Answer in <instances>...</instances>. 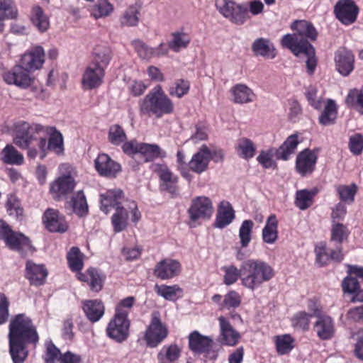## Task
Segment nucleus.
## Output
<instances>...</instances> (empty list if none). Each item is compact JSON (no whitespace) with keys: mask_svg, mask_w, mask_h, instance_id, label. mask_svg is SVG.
I'll use <instances>...</instances> for the list:
<instances>
[{"mask_svg":"<svg viewBox=\"0 0 363 363\" xmlns=\"http://www.w3.org/2000/svg\"><path fill=\"white\" fill-rule=\"evenodd\" d=\"M40 337L32 319L25 313L11 316L9 324V350L13 363H23L29 352L27 347L34 349L39 342Z\"/></svg>","mask_w":363,"mask_h":363,"instance_id":"1","label":"nucleus"},{"mask_svg":"<svg viewBox=\"0 0 363 363\" xmlns=\"http://www.w3.org/2000/svg\"><path fill=\"white\" fill-rule=\"evenodd\" d=\"M291 28L295 30L294 34H286L281 39L283 47L289 48L296 56H303L306 58V65L307 72L311 75L317 67V57L314 47L309 40L315 41L318 32L313 25L305 20H296Z\"/></svg>","mask_w":363,"mask_h":363,"instance_id":"2","label":"nucleus"},{"mask_svg":"<svg viewBox=\"0 0 363 363\" xmlns=\"http://www.w3.org/2000/svg\"><path fill=\"white\" fill-rule=\"evenodd\" d=\"M350 230L348 228L340 223H333L331 228L330 242L334 243L333 247L328 248L325 242H320L315 247V260L320 266L327 265L330 260L341 262L344 258L342 242L347 240Z\"/></svg>","mask_w":363,"mask_h":363,"instance_id":"3","label":"nucleus"},{"mask_svg":"<svg viewBox=\"0 0 363 363\" xmlns=\"http://www.w3.org/2000/svg\"><path fill=\"white\" fill-rule=\"evenodd\" d=\"M243 275L241 284L245 288L255 291L275 276L274 268L267 262L259 259H249L241 264Z\"/></svg>","mask_w":363,"mask_h":363,"instance_id":"4","label":"nucleus"},{"mask_svg":"<svg viewBox=\"0 0 363 363\" xmlns=\"http://www.w3.org/2000/svg\"><path fill=\"white\" fill-rule=\"evenodd\" d=\"M141 116H155L160 118L174 111V104L165 94L160 85L155 86L139 102Z\"/></svg>","mask_w":363,"mask_h":363,"instance_id":"5","label":"nucleus"},{"mask_svg":"<svg viewBox=\"0 0 363 363\" xmlns=\"http://www.w3.org/2000/svg\"><path fill=\"white\" fill-rule=\"evenodd\" d=\"M123 197V192L119 189H108L100 194V209L103 212L107 214L112 208H116V213L111 217V223L116 233L123 230L127 226L128 212L120 206Z\"/></svg>","mask_w":363,"mask_h":363,"instance_id":"6","label":"nucleus"},{"mask_svg":"<svg viewBox=\"0 0 363 363\" xmlns=\"http://www.w3.org/2000/svg\"><path fill=\"white\" fill-rule=\"evenodd\" d=\"M300 143L301 140H298V134H292L286 139L279 148L262 150L257 157V160L264 168H275L277 163L274 157L277 160H288L290 156L295 152Z\"/></svg>","mask_w":363,"mask_h":363,"instance_id":"7","label":"nucleus"},{"mask_svg":"<svg viewBox=\"0 0 363 363\" xmlns=\"http://www.w3.org/2000/svg\"><path fill=\"white\" fill-rule=\"evenodd\" d=\"M44 130V127L40 124H30L25 121L18 122L15 125L16 135L13 143L21 149H28V157L34 159L38 154L35 147H31L32 145L38 147V140L34 136V133H38Z\"/></svg>","mask_w":363,"mask_h":363,"instance_id":"8","label":"nucleus"},{"mask_svg":"<svg viewBox=\"0 0 363 363\" xmlns=\"http://www.w3.org/2000/svg\"><path fill=\"white\" fill-rule=\"evenodd\" d=\"M0 240H4L10 250L18 252L23 257L27 252L35 251L30 239L21 232L13 231L3 219H0Z\"/></svg>","mask_w":363,"mask_h":363,"instance_id":"9","label":"nucleus"},{"mask_svg":"<svg viewBox=\"0 0 363 363\" xmlns=\"http://www.w3.org/2000/svg\"><path fill=\"white\" fill-rule=\"evenodd\" d=\"M168 335V328L166 323L162 322L160 311H152L150 322L144 334L147 346L150 348L157 347L167 337Z\"/></svg>","mask_w":363,"mask_h":363,"instance_id":"10","label":"nucleus"},{"mask_svg":"<svg viewBox=\"0 0 363 363\" xmlns=\"http://www.w3.org/2000/svg\"><path fill=\"white\" fill-rule=\"evenodd\" d=\"M216 7L219 13L230 22L242 25L249 18L247 8L231 0H216Z\"/></svg>","mask_w":363,"mask_h":363,"instance_id":"11","label":"nucleus"},{"mask_svg":"<svg viewBox=\"0 0 363 363\" xmlns=\"http://www.w3.org/2000/svg\"><path fill=\"white\" fill-rule=\"evenodd\" d=\"M130 320L127 317L114 313L107 324L106 335L118 343L125 341L130 335Z\"/></svg>","mask_w":363,"mask_h":363,"instance_id":"12","label":"nucleus"},{"mask_svg":"<svg viewBox=\"0 0 363 363\" xmlns=\"http://www.w3.org/2000/svg\"><path fill=\"white\" fill-rule=\"evenodd\" d=\"M3 79L8 84H13L21 89L30 86L35 78L21 65L14 66L11 69L3 74Z\"/></svg>","mask_w":363,"mask_h":363,"instance_id":"13","label":"nucleus"},{"mask_svg":"<svg viewBox=\"0 0 363 363\" xmlns=\"http://www.w3.org/2000/svg\"><path fill=\"white\" fill-rule=\"evenodd\" d=\"M42 221L45 229L50 233H64L69 229L65 216L57 209H46L43 214Z\"/></svg>","mask_w":363,"mask_h":363,"instance_id":"14","label":"nucleus"},{"mask_svg":"<svg viewBox=\"0 0 363 363\" xmlns=\"http://www.w3.org/2000/svg\"><path fill=\"white\" fill-rule=\"evenodd\" d=\"M213 212L211 200L206 196H197L191 201L188 209L189 218L191 221L196 222L200 219H209Z\"/></svg>","mask_w":363,"mask_h":363,"instance_id":"15","label":"nucleus"},{"mask_svg":"<svg viewBox=\"0 0 363 363\" xmlns=\"http://www.w3.org/2000/svg\"><path fill=\"white\" fill-rule=\"evenodd\" d=\"M182 264L172 258H164L158 262L153 269L154 276L161 280L173 279L180 274Z\"/></svg>","mask_w":363,"mask_h":363,"instance_id":"16","label":"nucleus"},{"mask_svg":"<svg viewBox=\"0 0 363 363\" xmlns=\"http://www.w3.org/2000/svg\"><path fill=\"white\" fill-rule=\"evenodd\" d=\"M318 160V150L306 148L300 152L296 160V169L301 176L311 174Z\"/></svg>","mask_w":363,"mask_h":363,"instance_id":"17","label":"nucleus"},{"mask_svg":"<svg viewBox=\"0 0 363 363\" xmlns=\"http://www.w3.org/2000/svg\"><path fill=\"white\" fill-rule=\"evenodd\" d=\"M334 13L342 23L350 25L357 20L359 8L352 0H339L334 6Z\"/></svg>","mask_w":363,"mask_h":363,"instance_id":"18","label":"nucleus"},{"mask_svg":"<svg viewBox=\"0 0 363 363\" xmlns=\"http://www.w3.org/2000/svg\"><path fill=\"white\" fill-rule=\"evenodd\" d=\"M48 275V271L43 264H36L29 259L26 262L25 278L29 281L30 285L40 286L43 285Z\"/></svg>","mask_w":363,"mask_h":363,"instance_id":"19","label":"nucleus"},{"mask_svg":"<svg viewBox=\"0 0 363 363\" xmlns=\"http://www.w3.org/2000/svg\"><path fill=\"white\" fill-rule=\"evenodd\" d=\"M94 166L101 176L111 179L116 177L121 172V164L105 153H101L97 156L94 160Z\"/></svg>","mask_w":363,"mask_h":363,"instance_id":"20","label":"nucleus"},{"mask_svg":"<svg viewBox=\"0 0 363 363\" xmlns=\"http://www.w3.org/2000/svg\"><path fill=\"white\" fill-rule=\"evenodd\" d=\"M218 320L220 328V343L230 347L235 346L241 337L240 333L233 327L230 321L224 316H220Z\"/></svg>","mask_w":363,"mask_h":363,"instance_id":"21","label":"nucleus"},{"mask_svg":"<svg viewBox=\"0 0 363 363\" xmlns=\"http://www.w3.org/2000/svg\"><path fill=\"white\" fill-rule=\"evenodd\" d=\"M105 75L103 68L97 67L95 64H89L85 69L82 79V86L89 90L99 87Z\"/></svg>","mask_w":363,"mask_h":363,"instance_id":"22","label":"nucleus"},{"mask_svg":"<svg viewBox=\"0 0 363 363\" xmlns=\"http://www.w3.org/2000/svg\"><path fill=\"white\" fill-rule=\"evenodd\" d=\"M189 348L194 354H208L213 347V340L201 335L197 330L191 332L189 337Z\"/></svg>","mask_w":363,"mask_h":363,"instance_id":"23","label":"nucleus"},{"mask_svg":"<svg viewBox=\"0 0 363 363\" xmlns=\"http://www.w3.org/2000/svg\"><path fill=\"white\" fill-rule=\"evenodd\" d=\"M45 62V52L41 46H35L21 56L20 65L28 72L40 69Z\"/></svg>","mask_w":363,"mask_h":363,"instance_id":"24","label":"nucleus"},{"mask_svg":"<svg viewBox=\"0 0 363 363\" xmlns=\"http://www.w3.org/2000/svg\"><path fill=\"white\" fill-rule=\"evenodd\" d=\"M313 330L317 337L321 340L332 339L335 334L334 319L326 314L318 318L313 324Z\"/></svg>","mask_w":363,"mask_h":363,"instance_id":"25","label":"nucleus"},{"mask_svg":"<svg viewBox=\"0 0 363 363\" xmlns=\"http://www.w3.org/2000/svg\"><path fill=\"white\" fill-rule=\"evenodd\" d=\"M82 309L91 323L101 320L105 313V306L101 299H86L82 301Z\"/></svg>","mask_w":363,"mask_h":363,"instance_id":"26","label":"nucleus"},{"mask_svg":"<svg viewBox=\"0 0 363 363\" xmlns=\"http://www.w3.org/2000/svg\"><path fill=\"white\" fill-rule=\"evenodd\" d=\"M210 161V148L206 145H202L189 161V170L197 174H201L207 170Z\"/></svg>","mask_w":363,"mask_h":363,"instance_id":"27","label":"nucleus"},{"mask_svg":"<svg viewBox=\"0 0 363 363\" xmlns=\"http://www.w3.org/2000/svg\"><path fill=\"white\" fill-rule=\"evenodd\" d=\"M37 145L38 150L42 152L41 158L45 157L47 150H52L57 155L62 154L64 151L62 135L55 128L50 134L48 144L45 138H40Z\"/></svg>","mask_w":363,"mask_h":363,"instance_id":"28","label":"nucleus"},{"mask_svg":"<svg viewBox=\"0 0 363 363\" xmlns=\"http://www.w3.org/2000/svg\"><path fill=\"white\" fill-rule=\"evenodd\" d=\"M76 276L79 281L86 282L91 291L98 293L103 289L104 278L94 267H89L85 272L78 273Z\"/></svg>","mask_w":363,"mask_h":363,"instance_id":"29","label":"nucleus"},{"mask_svg":"<svg viewBox=\"0 0 363 363\" xmlns=\"http://www.w3.org/2000/svg\"><path fill=\"white\" fill-rule=\"evenodd\" d=\"M235 218V211L230 202L222 201L218 207L214 222V226L218 228H224L230 225Z\"/></svg>","mask_w":363,"mask_h":363,"instance_id":"30","label":"nucleus"},{"mask_svg":"<svg viewBox=\"0 0 363 363\" xmlns=\"http://www.w3.org/2000/svg\"><path fill=\"white\" fill-rule=\"evenodd\" d=\"M335 61L337 71L343 76L349 75L354 69V57L350 50L337 51L335 54Z\"/></svg>","mask_w":363,"mask_h":363,"instance_id":"31","label":"nucleus"},{"mask_svg":"<svg viewBox=\"0 0 363 363\" xmlns=\"http://www.w3.org/2000/svg\"><path fill=\"white\" fill-rule=\"evenodd\" d=\"M182 347L177 343L164 345L157 353L159 363H175L182 356Z\"/></svg>","mask_w":363,"mask_h":363,"instance_id":"32","label":"nucleus"},{"mask_svg":"<svg viewBox=\"0 0 363 363\" xmlns=\"http://www.w3.org/2000/svg\"><path fill=\"white\" fill-rule=\"evenodd\" d=\"M252 50L256 56L274 59L276 55V49L274 44L268 38H259L252 44Z\"/></svg>","mask_w":363,"mask_h":363,"instance_id":"33","label":"nucleus"},{"mask_svg":"<svg viewBox=\"0 0 363 363\" xmlns=\"http://www.w3.org/2000/svg\"><path fill=\"white\" fill-rule=\"evenodd\" d=\"M262 237L263 242L267 244H273L278 239V220L275 214H271L267 219Z\"/></svg>","mask_w":363,"mask_h":363,"instance_id":"34","label":"nucleus"},{"mask_svg":"<svg viewBox=\"0 0 363 363\" xmlns=\"http://www.w3.org/2000/svg\"><path fill=\"white\" fill-rule=\"evenodd\" d=\"M155 293L167 301H176L183 296L184 291L178 285L172 286L166 284H155L154 287Z\"/></svg>","mask_w":363,"mask_h":363,"instance_id":"35","label":"nucleus"},{"mask_svg":"<svg viewBox=\"0 0 363 363\" xmlns=\"http://www.w3.org/2000/svg\"><path fill=\"white\" fill-rule=\"evenodd\" d=\"M273 341L279 355L288 354L295 347V339L290 334L276 335Z\"/></svg>","mask_w":363,"mask_h":363,"instance_id":"36","label":"nucleus"},{"mask_svg":"<svg viewBox=\"0 0 363 363\" xmlns=\"http://www.w3.org/2000/svg\"><path fill=\"white\" fill-rule=\"evenodd\" d=\"M30 21L33 26L41 33L45 32L50 26L49 18L38 5L32 7Z\"/></svg>","mask_w":363,"mask_h":363,"instance_id":"37","label":"nucleus"},{"mask_svg":"<svg viewBox=\"0 0 363 363\" xmlns=\"http://www.w3.org/2000/svg\"><path fill=\"white\" fill-rule=\"evenodd\" d=\"M230 92L233 96V101L236 104H246L253 101L255 94L251 89L244 84H238L233 86Z\"/></svg>","mask_w":363,"mask_h":363,"instance_id":"38","label":"nucleus"},{"mask_svg":"<svg viewBox=\"0 0 363 363\" xmlns=\"http://www.w3.org/2000/svg\"><path fill=\"white\" fill-rule=\"evenodd\" d=\"M84 255L78 247H72L67 254V260L69 269L78 273H82L81 271L84 267Z\"/></svg>","mask_w":363,"mask_h":363,"instance_id":"39","label":"nucleus"},{"mask_svg":"<svg viewBox=\"0 0 363 363\" xmlns=\"http://www.w3.org/2000/svg\"><path fill=\"white\" fill-rule=\"evenodd\" d=\"M111 57V50L109 48L98 46L94 49L93 60L90 64H95L97 67L103 68L105 71Z\"/></svg>","mask_w":363,"mask_h":363,"instance_id":"40","label":"nucleus"},{"mask_svg":"<svg viewBox=\"0 0 363 363\" xmlns=\"http://www.w3.org/2000/svg\"><path fill=\"white\" fill-rule=\"evenodd\" d=\"M235 150L239 157L245 160H250L255 156L256 147L250 139L241 138L237 141Z\"/></svg>","mask_w":363,"mask_h":363,"instance_id":"41","label":"nucleus"},{"mask_svg":"<svg viewBox=\"0 0 363 363\" xmlns=\"http://www.w3.org/2000/svg\"><path fill=\"white\" fill-rule=\"evenodd\" d=\"M318 192L317 188H313L311 190L303 189L296 192V197L295 201L296 206L300 210H306L311 207L313 204V197Z\"/></svg>","mask_w":363,"mask_h":363,"instance_id":"42","label":"nucleus"},{"mask_svg":"<svg viewBox=\"0 0 363 363\" xmlns=\"http://www.w3.org/2000/svg\"><path fill=\"white\" fill-rule=\"evenodd\" d=\"M1 160L6 164L21 165L24 157L13 145H7L1 151Z\"/></svg>","mask_w":363,"mask_h":363,"instance_id":"43","label":"nucleus"},{"mask_svg":"<svg viewBox=\"0 0 363 363\" xmlns=\"http://www.w3.org/2000/svg\"><path fill=\"white\" fill-rule=\"evenodd\" d=\"M73 212L79 217L83 218L89 213V206L82 191H79L71 199Z\"/></svg>","mask_w":363,"mask_h":363,"instance_id":"44","label":"nucleus"},{"mask_svg":"<svg viewBox=\"0 0 363 363\" xmlns=\"http://www.w3.org/2000/svg\"><path fill=\"white\" fill-rule=\"evenodd\" d=\"M140 7L137 4L130 6L120 18L121 26H135L139 22Z\"/></svg>","mask_w":363,"mask_h":363,"instance_id":"45","label":"nucleus"},{"mask_svg":"<svg viewBox=\"0 0 363 363\" xmlns=\"http://www.w3.org/2000/svg\"><path fill=\"white\" fill-rule=\"evenodd\" d=\"M336 191L340 200L347 204L354 201V196L358 191V186L354 183L349 185L340 184L336 186Z\"/></svg>","mask_w":363,"mask_h":363,"instance_id":"46","label":"nucleus"},{"mask_svg":"<svg viewBox=\"0 0 363 363\" xmlns=\"http://www.w3.org/2000/svg\"><path fill=\"white\" fill-rule=\"evenodd\" d=\"M337 108L334 100L328 99L319 117V123L323 125H329L335 123L337 118Z\"/></svg>","mask_w":363,"mask_h":363,"instance_id":"47","label":"nucleus"},{"mask_svg":"<svg viewBox=\"0 0 363 363\" xmlns=\"http://www.w3.org/2000/svg\"><path fill=\"white\" fill-rule=\"evenodd\" d=\"M172 39L168 42V48L175 52L188 47L191 42L190 37L184 32L172 33Z\"/></svg>","mask_w":363,"mask_h":363,"instance_id":"48","label":"nucleus"},{"mask_svg":"<svg viewBox=\"0 0 363 363\" xmlns=\"http://www.w3.org/2000/svg\"><path fill=\"white\" fill-rule=\"evenodd\" d=\"M6 206L9 216H13L18 220H23L24 210L20 200L15 195L10 194L9 196Z\"/></svg>","mask_w":363,"mask_h":363,"instance_id":"49","label":"nucleus"},{"mask_svg":"<svg viewBox=\"0 0 363 363\" xmlns=\"http://www.w3.org/2000/svg\"><path fill=\"white\" fill-rule=\"evenodd\" d=\"M59 176L55 182H75L78 179V171L68 163L61 164L58 167Z\"/></svg>","mask_w":363,"mask_h":363,"instance_id":"50","label":"nucleus"},{"mask_svg":"<svg viewBox=\"0 0 363 363\" xmlns=\"http://www.w3.org/2000/svg\"><path fill=\"white\" fill-rule=\"evenodd\" d=\"M75 183H52L50 191L56 201H60L74 189Z\"/></svg>","mask_w":363,"mask_h":363,"instance_id":"51","label":"nucleus"},{"mask_svg":"<svg viewBox=\"0 0 363 363\" xmlns=\"http://www.w3.org/2000/svg\"><path fill=\"white\" fill-rule=\"evenodd\" d=\"M242 298L240 295L235 290L229 291L225 296L222 303L218 307L219 310L237 308L241 304Z\"/></svg>","mask_w":363,"mask_h":363,"instance_id":"52","label":"nucleus"},{"mask_svg":"<svg viewBox=\"0 0 363 363\" xmlns=\"http://www.w3.org/2000/svg\"><path fill=\"white\" fill-rule=\"evenodd\" d=\"M254 223L251 220H245L242 221L239 229V238L242 247H247L252 239V229Z\"/></svg>","mask_w":363,"mask_h":363,"instance_id":"53","label":"nucleus"},{"mask_svg":"<svg viewBox=\"0 0 363 363\" xmlns=\"http://www.w3.org/2000/svg\"><path fill=\"white\" fill-rule=\"evenodd\" d=\"M138 153L144 157L145 162H149L160 156V147L155 144L140 143Z\"/></svg>","mask_w":363,"mask_h":363,"instance_id":"54","label":"nucleus"},{"mask_svg":"<svg viewBox=\"0 0 363 363\" xmlns=\"http://www.w3.org/2000/svg\"><path fill=\"white\" fill-rule=\"evenodd\" d=\"M345 102L347 106L353 107L363 114V91L358 89L350 90Z\"/></svg>","mask_w":363,"mask_h":363,"instance_id":"55","label":"nucleus"},{"mask_svg":"<svg viewBox=\"0 0 363 363\" xmlns=\"http://www.w3.org/2000/svg\"><path fill=\"white\" fill-rule=\"evenodd\" d=\"M0 16L5 19H16L18 17V11L13 0H0Z\"/></svg>","mask_w":363,"mask_h":363,"instance_id":"56","label":"nucleus"},{"mask_svg":"<svg viewBox=\"0 0 363 363\" xmlns=\"http://www.w3.org/2000/svg\"><path fill=\"white\" fill-rule=\"evenodd\" d=\"M222 270L225 273L223 283L227 286L235 284L239 277L240 279H242L243 275L241 272V267L240 269H238L234 265L225 266L222 268Z\"/></svg>","mask_w":363,"mask_h":363,"instance_id":"57","label":"nucleus"},{"mask_svg":"<svg viewBox=\"0 0 363 363\" xmlns=\"http://www.w3.org/2000/svg\"><path fill=\"white\" fill-rule=\"evenodd\" d=\"M311 317L312 315L311 313H308L306 311H299L292 317V325L303 331H308L310 328Z\"/></svg>","mask_w":363,"mask_h":363,"instance_id":"58","label":"nucleus"},{"mask_svg":"<svg viewBox=\"0 0 363 363\" xmlns=\"http://www.w3.org/2000/svg\"><path fill=\"white\" fill-rule=\"evenodd\" d=\"M190 89V84L183 79H177L174 84L169 87V94L172 96L180 99L187 94Z\"/></svg>","mask_w":363,"mask_h":363,"instance_id":"59","label":"nucleus"},{"mask_svg":"<svg viewBox=\"0 0 363 363\" xmlns=\"http://www.w3.org/2000/svg\"><path fill=\"white\" fill-rule=\"evenodd\" d=\"M108 139L111 144L119 145L126 140V134L121 125L115 124L109 128Z\"/></svg>","mask_w":363,"mask_h":363,"instance_id":"60","label":"nucleus"},{"mask_svg":"<svg viewBox=\"0 0 363 363\" xmlns=\"http://www.w3.org/2000/svg\"><path fill=\"white\" fill-rule=\"evenodd\" d=\"M113 10V5L108 0H98L92 9V15L95 18H100L109 16Z\"/></svg>","mask_w":363,"mask_h":363,"instance_id":"61","label":"nucleus"},{"mask_svg":"<svg viewBox=\"0 0 363 363\" xmlns=\"http://www.w3.org/2000/svg\"><path fill=\"white\" fill-rule=\"evenodd\" d=\"M62 354L60 350L52 342H47L45 354L43 356L44 363H55L57 361L58 362V358Z\"/></svg>","mask_w":363,"mask_h":363,"instance_id":"62","label":"nucleus"},{"mask_svg":"<svg viewBox=\"0 0 363 363\" xmlns=\"http://www.w3.org/2000/svg\"><path fill=\"white\" fill-rule=\"evenodd\" d=\"M135 303V298L133 296H128L121 300L116 306L114 313L128 318L130 309Z\"/></svg>","mask_w":363,"mask_h":363,"instance_id":"63","label":"nucleus"},{"mask_svg":"<svg viewBox=\"0 0 363 363\" xmlns=\"http://www.w3.org/2000/svg\"><path fill=\"white\" fill-rule=\"evenodd\" d=\"M132 45L135 51L142 59H150L152 57L153 50L152 48L148 47L140 40H135L132 41Z\"/></svg>","mask_w":363,"mask_h":363,"instance_id":"64","label":"nucleus"}]
</instances>
